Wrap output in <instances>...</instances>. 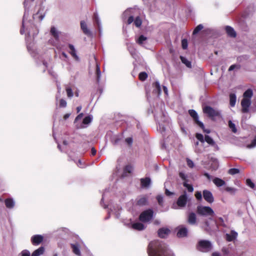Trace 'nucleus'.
<instances>
[{
    "mask_svg": "<svg viewBox=\"0 0 256 256\" xmlns=\"http://www.w3.org/2000/svg\"><path fill=\"white\" fill-rule=\"evenodd\" d=\"M187 233V228L183 226H182L179 228V230L177 233V236L179 238L184 237L186 236Z\"/></svg>",
    "mask_w": 256,
    "mask_h": 256,
    "instance_id": "412c9836",
    "label": "nucleus"
},
{
    "mask_svg": "<svg viewBox=\"0 0 256 256\" xmlns=\"http://www.w3.org/2000/svg\"><path fill=\"white\" fill-rule=\"evenodd\" d=\"M77 166L80 167V168H84V164H82V162L81 160H78V162H76Z\"/></svg>",
    "mask_w": 256,
    "mask_h": 256,
    "instance_id": "0e129e2a",
    "label": "nucleus"
},
{
    "mask_svg": "<svg viewBox=\"0 0 256 256\" xmlns=\"http://www.w3.org/2000/svg\"><path fill=\"white\" fill-rule=\"evenodd\" d=\"M240 170L236 168H232L228 170V173L230 175H234L240 173Z\"/></svg>",
    "mask_w": 256,
    "mask_h": 256,
    "instance_id": "58836bf2",
    "label": "nucleus"
},
{
    "mask_svg": "<svg viewBox=\"0 0 256 256\" xmlns=\"http://www.w3.org/2000/svg\"><path fill=\"white\" fill-rule=\"evenodd\" d=\"M71 247L72 250V252L74 254L77 256H80V246L78 244H71Z\"/></svg>",
    "mask_w": 256,
    "mask_h": 256,
    "instance_id": "5701e85b",
    "label": "nucleus"
},
{
    "mask_svg": "<svg viewBox=\"0 0 256 256\" xmlns=\"http://www.w3.org/2000/svg\"><path fill=\"white\" fill-rule=\"evenodd\" d=\"M226 30L228 34L232 38L236 36V32L234 28L230 26H227L226 28Z\"/></svg>",
    "mask_w": 256,
    "mask_h": 256,
    "instance_id": "b1692460",
    "label": "nucleus"
},
{
    "mask_svg": "<svg viewBox=\"0 0 256 256\" xmlns=\"http://www.w3.org/2000/svg\"><path fill=\"white\" fill-rule=\"evenodd\" d=\"M195 196L196 198L198 200H200L202 199V194L200 192L197 191L195 193Z\"/></svg>",
    "mask_w": 256,
    "mask_h": 256,
    "instance_id": "5fc2aeb1",
    "label": "nucleus"
},
{
    "mask_svg": "<svg viewBox=\"0 0 256 256\" xmlns=\"http://www.w3.org/2000/svg\"><path fill=\"white\" fill-rule=\"evenodd\" d=\"M246 184L250 187L251 188H253L254 187V184L252 182V180L248 178L246 180Z\"/></svg>",
    "mask_w": 256,
    "mask_h": 256,
    "instance_id": "6e6d98bb",
    "label": "nucleus"
},
{
    "mask_svg": "<svg viewBox=\"0 0 256 256\" xmlns=\"http://www.w3.org/2000/svg\"><path fill=\"white\" fill-rule=\"evenodd\" d=\"M30 36V32H28V36H26V44H27V48H28V52L31 54L33 56H34V54H33V53L34 54V50L33 49V48H32V45L31 44V43H28V39H29V37Z\"/></svg>",
    "mask_w": 256,
    "mask_h": 256,
    "instance_id": "f3484780",
    "label": "nucleus"
},
{
    "mask_svg": "<svg viewBox=\"0 0 256 256\" xmlns=\"http://www.w3.org/2000/svg\"><path fill=\"white\" fill-rule=\"evenodd\" d=\"M133 22H134V17L133 16H130L128 18V24H130L131 23H132Z\"/></svg>",
    "mask_w": 256,
    "mask_h": 256,
    "instance_id": "69168bd1",
    "label": "nucleus"
},
{
    "mask_svg": "<svg viewBox=\"0 0 256 256\" xmlns=\"http://www.w3.org/2000/svg\"><path fill=\"white\" fill-rule=\"evenodd\" d=\"M92 116H88L84 118L82 121V123L80 126H76L78 128H86L87 125L90 124L92 120Z\"/></svg>",
    "mask_w": 256,
    "mask_h": 256,
    "instance_id": "4468645a",
    "label": "nucleus"
},
{
    "mask_svg": "<svg viewBox=\"0 0 256 256\" xmlns=\"http://www.w3.org/2000/svg\"><path fill=\"white\" fill-rule=\"evenodd\" d=\"M190 115L193 118L195 122L202 128H204V125L203 123L198 120V116L197 112L193 110H189Z\"/></svg>",
    "mask_w": 256,
    "mask_h": 256,
    "instance_id": "1a4fd4ad",
    "label": "nucleus"
},
{
    "mask_svg": "<svg viewBox=\"0 0 256 256\" xmlns=\"http://www.w3.org/2000/svg\"><path fill=\"white\" fill-rule=\"evenodd\" d=\"M67 102L64 99H60V106L61 108H65L66 106Z\"/></svg>",
    "mask_w": 256,
    "mask_h": 256,
    "instance_id": "de8ad7c7",
    "label": "nucleus"
},
{
    "mask_svg": "<svg viewBox=\"0 0 256 256\" xmlns=\"http://www.w3.org/2000/svg\"><path fill=\"white\" fill-rule=\"evenodd\" d=\"M138 77L140 80L144 81L148 78V74L145 72H142L140 73Z\"/></svg>",
    "mask_w": 256,
    "mask_h": 256,
    "instance_id": "37998d69",
    "label": "nucleus"
},
{
    "mask_svg": "<svg viewBox=\"0 0 256 256\" xmlns=\"http://www.w3.org/2000/svg\"><path fill=\"white\" fill-rule=\"evenodd\" d=\"M186 161H187V164L190 168H192L194 166V164L192 160L188 158Z\"/></svg>",
    "mask_w": 256,
    "mask_h": 256,
    "instance_id": "13d9d810",
    "label": "nucleus"
},
{
    "mask_svg": "<svg viewBox=\"0 0 256 256\" xmlns=\"http://www.w3.org/2000/svg\"><path fill=\"white\" fill-rule=\"evenodd\" d=\"M6 206L8 208H12L15 206V202L12 198H6L4 200Z\"/></svg>",
    "mask_w": 256,
    "mask_h": 256,
    "instance_id": "4be33fe9",
    "label": "nucleus"
},
{
    "mask_svg": "<svg viewBox=\"0 0 256 256\" xmlns=\"http://www.w3.org/2000/svg\"><path fill=\"white\" fill-rule=\"evenodd\" d=\"M188 200V196L186 191H184L182 194L180 196L176 202V205H174L172 208H177L176 206H178L180 208H182L184 207Z\"/></svg>",
    "mask_w": 256,
    "mask_h": 256,
    "instance_id": "39448f33",
    "label": "nucleus"
},
{
    "mask_svg": "<svg viewBox=\"0 0 256 256\" xmlns=\"http://www.w3.org/2000/svg\"><path fill=\"white\" fill-rule=\"evenodd\" d=\"M165 193H166V196H171L172 194H173V193H172V192H170V191H169L168 190H167V189H166V192H165Z\"/></svg>",
    "mask_w": 256,
    "mask_h": 256,
    "instance_id": "338daca9",
    "label": "nucleus"
},
{
    "mask_svg": "<svg viewBox=\"0 0 256 256\" xmlns=\"http://www.w3.org/2000/svg\"><path fill=\"white\" fill-rule=\"evenodd\" d=\"M256 146V135L254 137V140L252 141V143L247 146V148H251L255 147Z\"/></svg>",
    "mask_w": 256,
    "mask_h": 256,
    "instance_id": "49530a36",
    "label": "nucleus"
},
{
    "mask_svg": "<svg viewBox=\"0 0 256 256\" xmlns=\"http://www.w3.org/2000/svg\"><path fill=\"white\" fill-rule=\"evenodd\" d=\"M253 96L252 90L250 88L248 89L243 94V98L241 102L242 112L246 113L249 111V107L251 104V98Z\"/></svg>",
    "mask_w": 256,
    "mask_h": 256,
    "instance_id": "f03ea898",
    "label": "nucleus"
},
{
    "mask_svg": "<svg viewBox=\"0 0 256 256\" xmlns=\"http://www.w3.org/2000/svg\"><path fill=\"white\" fill-rule=\"evenodd\" d=\"M226 190L232 193H234L236 191V190L234 188L231 187H226Z\"/></svg>",
    "mask_w": 256,
    "mask_h": 256,
    "instance_id": "bf43d9fd",
    "label": "nucleus"
},
{
    "mask_svg": "<svg viewBox=\"0 0 256 256\" xmlns=\"http://www.w3.org/2000/svg\"><path fill=\"white\" fill-rule=\"evenodd\" d=\"M68 47L70 49V54L74 58H78V56L76 54V50L74 48V46L72 45V44H70L68 45Z\"/></svg>",
    "mask_w": 256,
    "mask_h": 256,
    "instance_id": "473e14b6",
    "label": "nucleus"
},
{
    "mask_svg": "<svg viewBox=\"0 0 256 256\" xmlns=\"http://www.w3.org/2000/svg\"><path fill=\"white\" fill-rule=\"evenodd\" d=\"M146 40V37L143 35H141L136 40V42L140 45L144 46Z\"/></svg>",
    "mask_w": 256,
    "mask_h": 256,
    "instance_id": "c756f323",
    "label": "nucleus"
},
{
    "mask_svg": "<svg viewBox=\"0 0 256 256\" xmlns=\"http://www.w3.org/2000/svg\"><path fill=\"white\" fill-rule=\"evenodd\" d=\"M198 248L201 252H208L212 250V246L210 241L206 240H202L198 242Z\"/></svg>",
    "mask_w": 256,
    "mask_h": 256,
    "instance_id": "7ed1b4c3",
    "label": "nucleus"
},
{
    "mask_svg": "<svg viewBox=\"0 0 256 256\" xmlns=\"http://www.w3.org/2000/svg\"><path fill=\"white\" fill-rule=\"evenodd\" d=\"M66 90L68 97L70 98H72L74 96V94L71 88L68 86H66Z\"/></svg>",
    "mask_w": 256,
    "mask_h": 256,
    "instance_id": "72a5a7b5",
    "label": "nucleus"
},
{
    "mask_svg": "<svg viewBox=\"0 0 256 256\" xmlns=\"http://www.w3.org/2000/svg\"><path fill=\"white\" fill-rule=\"evenodd\" d=\"M240 68V66L238 64H232L228 68V71H232L234 70L235 68L239 69Z\"/></svg>",
    "mask_w": 256,
    "mask_h": 256,
    "instance_id": "4d7b16f0",
    "label": "nucleus"
},
{
    "mask_svg": "<svg viewBox=\"0 0 256 256\" xmlns=\"http://www.w3.org/2000/svg\"><path fill=\"white\" fill-rule=\"evenodd\" d=\"M148 251L149 256H174L168 246L158 240L151 242L148 245Z\"/></svg>",
    "mask_w": 256,
    "mask_h": 256,
    "instance_id": "f257e3e1",
    "label": "nucleus"
},
{
    "mask_svg": "<svg viewBox=\"0 0 256 256\" xmlns=\"http://www.w3.org/2000/svg\"><path fill=\"white\" fill-rule=\"evenodd\" d=\"M214 183L218 187L223 186L225 184V182L218 178H216L213 180Z\"/></svg>",
    "mask_w": 256,
    "mask_h": 256,
    "instance_id": "a878e982",
    "label": "nucleus"
},
{
    "mask_svg": "<svg viewBox=\"0 0 256 256\" xmlns=\"http://www.w3.org/2000/svg\"><path fill=\"white\" fill-rule=\"evenodd\" d=\"M210 168L212 170H216L218 167V160L215 158L212 157L210 159Z\"/></svg>",
    "mask_w": 256,
    "mask_h": 256,
    "instance_id": "aec40b11",
    "label": "nucleus"
},
{
    "mask_svg": "<svg viewBox=\"0 0 256 256\" xmlns=\"http://www.w3.org/2000/svg\"><path fill=\"white\" fill-rule=\"evenodd\" d=\"M133 170V168L132 166L130 165H128L125 166L124 170V176H126L127 174H130L132 172Z\"/></svg>",
    "mask_w": 256,
    "mask_h": 256,
    "instance_id": "2f4dec72",
    "label": "nucleus"
},
{
    "mask_svg": "<svg viewBox=\"0 0 256 256\" xmlns=\"http://www.w3.org/2000/svg\"><path fill=\"white\" fill-rule=\"evenodd\" d=\"M126 142L129 145H130L132 143V138H128L126 139Z\"/></svg>",
    "mask_w": 256,
    "mask_h": 256,
    "instance_id": "e2e57ef3",
    "label": "nucleus"
},
{
    "mask_svg": "<svg viewBox=\"0 0 256 256\" xmlns=\"http://www.w3.org/2000/svg\"><path fill=\"white\" fill-rule=\"evenodd\" d=\"M182 46L184 50H186L188 48V40L186 39H183L182 40Z\"/></svg>",
    "mask_w": 256,
    "mask_h": 256,
    "instance_id": "8fccbe9b",
    "label": "nucleus"
},
{
    "mask_svg": "<svg viewBox=\"0 0 256 256\" xmlns=\"http://www.w3.org/2000/svg\"><path fill=\"white\" fill-rule=\"evenodd\" d=\"M170 231L168 228H162L158 231V235L161 238H165L170 233Z\"/></svg>",
    "mask_w": 256,
    "mask_h": 256,
    "instance_id": "dca6fc26",
    "label": "nucleus"
},
{
    "mask_svg": "<svg viewBox=\"0 0 256 256\" xmlns=\"http://www.w3.org/2000/svg\"><path fill=\"white\" fill-rule=\"evenodd\" d=\"M183 186L186 188L188 192H192L194 191V188L192 185L188 184V182H184Z\"/></svg>",
    "mask_w": 256,
    "mask_h": 256,
    "instance_id": "4c0bfd02",
    "label": "nucleus"
},
{
    "mask_svg": "<svg viewBox=\"0 0 256 256\" xmlns=\"http://www.w3.org/2000/svg\"><path fill=\"white\" fill-rule=\"evenodd\" d=\"M132 228L138 230H142L145 228L144 226L140 222H136L132 224Z\"/></svg>",
    "mask_w": 256,
    "mask_h": 256,
    "instance_id": "cd10ccee",
    "label": "nucleus"
},
{
    "mask_svg": "<svg viewBox=\"0 0 256 256\" xmlns=\"http://www.w3.org/2000/svg\"><path fill=\"white\" fill-rule=\"evenodd\" d=\"M156 199L158 200V204L160 206H163V202H164L163 197L162 196H158L157 197H156Z\"/></svg>",
    "mask_w": 256,
    "mask_h": 256,
    "instance_id": "864d4df0",
    "label": "nucleus"
},
{
    "mask_svg": "<svg viewBox=\"0 0 256 256\" xmlns=\"http://www.w3.org/2000/svg\"><path fill=\"white\" fill-rule=\"evenodd\" d=\"M188 222L190 224L192 225H194L196 224V214L194 212H190L188 214Z\"/></svg>",
    "mask_w": 256,
    "mask_h": 256,
    "instance_id": "2eb2a0df",
    "label": "nucleus"
},
{
    "mask_svg": "<svg viewBox=\"0 0 256 256\" xmlns=\"http://www.w3.org/2000/svg\"><path fill=\"white\" fill-rule=\"evenodd\" d=\"M43 240V237L40 235H36L32 238V242L33 244H39Z\"/></svg>",
    "mask_w": 256,
    "mask_h": 256,
    "instance_id": "a211bd4d",
    "label": "nucleus"
},
{
    "mask_svg": "<svg viewBox=\"0 0 256 256\" xmlns=\"http://www.w3.org/2000/svg\"><path fill=\"white\" fill-rule=\"evenodd\" d=\"M80 28L83 32L88 36H92V32L88 28L87 24L84 21L80 22Z\"/></svg>",
    "mask_w": 256,
    "mask_h": 256,
    "instance_id": "ddd939ff",
    "label": "nucleus"
},
{
    "mask_svg": "<svg viewBox=\"0 0 256 256\" xmlns=\"http://www.w3.org/2000/svg\"><path fill=\"white\" fill-rule=\"evenodd\" d=\"M222 252L224 254V256H226L229 254V250L226 248H223L222 249Z\"/></svg>",
    "mask_w": 256,
    "mask_h": 256,
    "instance_id": "052dcab7",
    "label": "nucleus"
},
{
    "mask_svg": "<svg viewBox=\"0 0 256 256\" xmlns=\"http://www.w3.org/2000/svg\"><path fill=\"white\" fill-rule=\"evenodd\" d=\"M26 14H24V16L23 20H22V28H21V30H20V34H24V26H25V18H26Z\"/></svg>",
    "mask_w": 256,
    "mask_h": 256,
    "instance_id": "3c124183",
    "label": "nucleus"
},
{
    "mask_svg": "<svg viewBox=\"0 0 256 256\" xmlns=\"http://www.w3.org/2000/svg\"><path fill=\"white\" fill-rule=\"evenodd\" d=\"M203 111L210 117H214L219 114L218 112L214 110V108L209 106H206L204 107L203 108Z\"/></svg>",
    "mask_w": 256,
    "mask_h": 256,
    "instance_id": "6e6552de",
    "label": "nucleus"
},
{
    "mask_svg": "<svg viewBox=\"0 0 256 256\" xmlns=\"http://www.w3.org/2000/svg\"><path fill=\"white\" fill-rule=\"evenodd\" d=\"M238 234L236 232L234 231H232L230 234H226V239L228 242L232 241L234 239H235L237 236Z\"/></svg>",
    "mask_w": 256,
    "mask_h": 256,
    "instance_id": "393cba45",
    "label": "nucleus"
},
{
    "mask_svg": "<svg viewBox=\"0 0 256 256\" xmlns=\"http://www.w3.org/2000/svg\"><path fill=\"white\" fill-rule=\"evenodd\" d=\"M44 247L41 246L38 249L35 250L32 254L31 256H40L44 252Z\"/></svg>",
    "mask_w": 256,
    "mask_h": 256,
    "instance_id": "c85d7f7f",
    "label": "nucleus"
},
{
    "mask_svg": "<svg viewBox=\"0 0 256 256\" xmlns=\"http://www.w3.org/2000/svg\"><path fill=\"white\" fill-rule=\"evenodd\" d=\"M179 176L184 181L188 182V176L187 174H185L184 172H179Z\"/></svg>",
    "mask_w": 256,
    "mask_h": 256,
    "instance_id": "a19ab883",
    "label": "nucleus"
},
{
    "mask_svg": "<svg viewBox=\"0 0 256 256\" xmlns=\"http://www.w3.org/2000/svg\"><path fill=\"white\" fill-rule=\"evenodd\" d=\"M153 86L154 88V92L158 96H159L160 94V92H161L160 86L159 82H156L153 84Z\"/></svg>",
    "mask_w": 256,
    "mask_h": 256,
    "instance_id": "bb28decb",
    "label": "nucleus"
},
{
    "mask_svg": "<svg viewBox=\"0 0 256 256\" xmlns=\"http://www.w3.org/2000/svg\"><path fill=\"white\" fill-rule=\"evenodd\" d=\"M196 138L198 140L202 142H204V136L202 134H196Z\"/></svg>",
    "mask_w": 256,
    "mask_h": 256,
    "instance_id": "603ef678",
    "label": "nucleus"
},
{
    "mask_svg": "<svg viewBox=\"0 0 256 256\" xmlns=\"http://www.w3.org/2000/svg\"><path fill=\"white\" fill-rule=\"evenodd\" d=\"M142 23V21L141 19L140 18L139 16H137L135 20H134V25L136 27L139 28L140 26Z\"/></svg>",
    "mask_w": 256,
    "mask_h": 256,
    "instance_id": "79ce46f5",
    "label": "nucleus"
},
{
    "mask_svg": "<svg viewBox=\"0 0 256 256\" xmlns=\"http://www.w3.org/2000/svg\"><path fill=\"white\" fill-rule=\"evenodd\" d=\"M204 141L211 146L215 145V142L209 136L206 135L204 137Z\"/></svg>",
    "mask_w": 256,
    "mask_h": 256,
    "instance_id": "c9c22d12",
    "label": "nucleus"
},
{
    "mask_svg": "<svg viewBox=\"0 0 256 256\" xmlns=\"http://www.w3.org/2000/svg\"><path fill=\"white\" fill-rule=\"evenodd\" d=\"M136 204L138 206L146 205L148 202V198L146 196H140L136 199Z\"/></svg>",
    "mask_w": 256,
    "mask_h": 256,
    "instance_id": "9b49d317",
    "label": "nucleus"
},
{
    "mask_svg": "<svg viewBox=\"0 0 256 256\" xmlns=\"http://www.w3.org/2000/svg\"><path fill=\"white\" fill-rule=\"evenodd\" d=\"M94 19L95 22L97 24V25L98 27V30H99L100 33V34L101 32H102V30H101V28L100 27V21L98 18V14H97L95 13L94 14Z\"/></svg>",
    "mask_w": 256,
    "mask_h": 256,
    "instance_id": "f704fd0d",
    "label": "nucleus"
},
{
    "mask_svg": "<svg viewBox=\"0 0 256 256\" xmlns=\"http://www.w3.org/2000/svg\"><path fill=\"white\" fill-rule=\"evenodd\" d=\"M204 198L206 201L210 204H212L214 201V198L212 193L208 190H204L202 192Z\"/></svg>",
    "mask_w": 256,
    "mask_h": 256,
    "instance_id": "9d476101",
    "label": "nucleus"
},
{
    "mask_svg": "<svg viewBox=\"0 0 256 256\" xmlns=\"http://www.w3.org/2000/svg\"><path fill=\"white\" fill-rule=\"evenodd\" d=\"M20 255V256H30V253L28 250H24L22 251Z\"/></svg>",
    "mask_w": 256,
    "mask_h": 256,
    "instance_id": "09e8293b",
    "label": "nucleus"
},
{
    "mask_svg": "<svg viewBox=\"0 0 256 256\" xmlns=\"http://www.w3.org/2000/svg\"><path fill=\"white\" fill-rule=\"evenodd\" d=\"M50 32L51 34L53 36V37L54 38L55 40H50L48 41L49 43L52 44V46H56L59 40V34L60 32L54 26H52L51 28Z\"/></svg>",
    "mask_w": 256,
    "mask_h": 256,
    "instance_id": "0eeeda50",
    "label": "nucleus"
},
{
    "mask_svg": "<svg viewBox=\"0 0 256 256\" xmlns=\"http://www.w3.org/2000/svg\"><path fill=\"white\" fill-rule=\"evenodd\" d=\"M155 118L158 121L159 126L160 130L161 132H163L165 131V128L164 126L161 123V122H164L166 121V115L164 114H162V118L160 120H158V116H155Z\"/></svg>",
    "mask_w": 256,
    "mask_h": 256,
    "instance_id": "f8f14e48",
    "label": "nucleus"
},
{
    "mask_svg": "<svg viewBox=\"0 0 256 256\" xmlns=\"http://www.w3.org/2000/svg\"><path fill=\"white\" fill-rule=\"evenodd\" d=\"M180 59H181V60L182 62V63L185 64L187 67H188V68L191 67V62L188 60L186 58H185L183 56H180Z\"/></svg>",
    "mask_w": 256,
    "mask_h": 256,
    "instance_id": "ea45409f",
    "label": "nucleus"
},
{
    "mask_svg": "<svg viewBox=\"0 0 256 256\" xmlns=\"http://www.w3.org/2000/svg\"><path fill=\"white\" fill-rule=\"evenodd\" d=\"M236 97L235 94H230V105L233 107L235 106Z\"/></svg>",
    "mask_w": 256,
    "mask_h": 256,
    "instance_id": "7c9ffc66",
    "label": "nucleus"
},
{
    "mask_svg": "<svg viewBox=\"0 0 256 256\" xmlns=\"http://www.w3.org/2000/svg\"><path fill=\"white\" fill-rule=\"evenodd\" d=\"M91 152H92V156H94L96 154V149L94 148H92L91 150Z\"/></svg>",
    "mask_w": 256,
    "mask_h": 256,
    "instance_id": "774afa93",
    "label": "nucleus"
},
{
    "mask_svg": "<svg viewBox=\"0 0 256 256\" xmlns=\"http://www.w3.org/2000/svg\"><path fill=\"white\" fill-rule=\"evenodd\" d=\"M204 28L202 24H198L194 30L193 34H196Z\"/></svg>",
    "mask_w": 256,
    "mask_h": 256,
    "instance_id": "c03bdc74",
    "label": "nucleus"
},
{
    "mask_svg": "<svg viewBox=\"0 0 256 256\" xmlns=\"http://www.w3.org/2000/svg\"><path fill=\"white\" fill-rule=\"evenodd\" d=\"M152 210L149 209L143 212L140 216V220L142 222H147L152 219L153 216Z\"/></svg>",
    "mask_w": 256,
    "mask_h": 256,
    "instance_id": "423d86ee",
    "label": "nucleus"
},
{
    "mask_svg": "<svg viewBox=\"0 0 256 256\" xmlns=\"http://www.w3.org/2000/svg\"><path fill=\"white\" fill-rule=\"evenodd\" d=\"M196 212L198 214L204 216H213L214 214V210L209 206H198Z\"/></svg>",
    "mask_w": 256,
    "mask_h": 256,
    "instance_id": "20e7f679",
    "label": "nucleus"
},
{
    "mask_svg": "<svg viewBox=\"0 0 256 256\" xmlns=\"http://www.w3.org/2000/svg\"><path fill=\"white\" fill-rule=\"evenodd\" d=\"M228 126L229 128L231 129L232 131L236 133L237 132V129L236 128V125L234 123L232 122V120L228 121Z\"/></svg>",
    "mask_w": 256,
    "mask_h": 256,
    "instance_id": "e433bc0d",
    "label": "nucleus"
},
{
    "mask_svg": "<svg viewBox=\"0 0 256 256\" xmlns=\"http://www.w3.org/2000/svg\"><path fill=\"white\" fill-rule=\"evenodd\" d=\"M83 114L82 113H80V114H79L76 118L75 119V120H74V122L75 123H76L78 122V120H81L82 118L83 117Z\"/></svg>",
    "mask_w": 256,
    "mask_h": 256,
    "instance_id": "680f3d73",
    "label": "nucleus"
},
{
    "mask_svg": "<svg viewBox=\"0 0 256 256\" xmlns=\"http://www.w3.org/2000/svg\"><path fill=\"white\" fill-rule=\"evenodd\" d=\"M96 79L97 81L98 82L100 78V66L98 64H96Z\"/></svg>",
    "mask_w": 256,
    "mask_h": 256,
    "instance_id": "a18cd8bd",
    "label": "nucleus"
},
{
    "mask_svg": "<svg viewBox=\"0 0 256 256\" xmlns=\"http://www.w3.org/2000/svg\"><path fill=\"white\" fill-rule=\"evenodd\" d=\"M140 183L142 188H147L150 186L151 184L150 178H141Z\"/></svg>",
    "mask_w": 256,
    "mask_h": 256,
    "instance_id": "6ab92c4d",
    "label": "nucleus"
}]
</instances>
